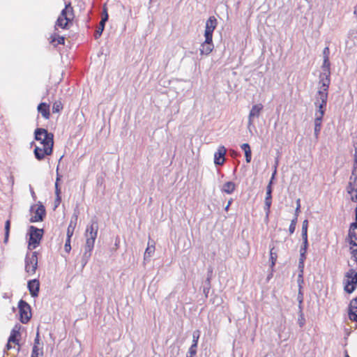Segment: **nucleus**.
<instances>
[{"instance_id":"1","label":"nucleus","mask_w":357,"mask_h":357,"mask_svg":"<svg viewBox=\"0 0 357 357\" xmlns=\"http://www.w3.org/2000/svg\"><path fill=\"white\" fill-rule=\"evenodd\" d=\"M98 231V223L96 217L91 218L89 225H87L84 234L86 237V244L89 248H94L96 238H97Z\"/></svg>"},{"instance_id":"2","label":"nucleus","mask_w":357,"mask_h":357,"mask_svg":"<svg viewBox=\"0 0 357 357\" xmlns=\"http://www.w3.org/2000/svg\"><path fill=\"white\" fill-rule=\"evenodd\" d=\"M34 139L40 142L43 146L54 147V135L45 128H36L34 131Z\"/></svg>"},{"instance_id":"3","label":"nucleus","mask_w":357,"mask_h":357,"mask_svg":"<svg viewBox=\"0 0 357 357\" xmlns=\"http://www.w3.org/2000/svg\"><path fill=\"white\" fill-rule=\"evenodd\" d=\"M44 234L43 229H38L33 225L29 227V250L35 249L40 243Z\"/></svg>"},{"instance_id":"4","label":"nucleus","mask_w":357,"mask_h":357,"mask_svg":"<svg viewBox=\"0 0 357 357\" xmlns=\"http://www.w3.org/2000/svg\"><path fill=\"white\" fill-rule=\"evenodd\" d=\"M25 271L29 275H33L36 273L38 268V253L33 252L27 253L24 259Z\"/></svg>"},{"instance_id":"5","label":"nucleus","mask_w":357,"mask_h":357,"mask_svg":"<svg viewBox=\"0 0 357 357\" xmlns=\"http://www.w3.org/2000/svg\"><path fill=\"white\" fill-rule=\"evenodd\" d=\"M344 276L347 280L344 282V290L348 294H351L357 287V272L351 268L345 273Z\"/></svg>"},{"instance_id":"6","label":"nucleus","mask_w":357,"mask_h":357,"mask_svg":"<svg viewBox=\"0 0 357 357\" xmlns=\"http://www.w3.org/2000/svg\"><path fill=\"white\" fill-rule=\"evenodd\" d=\"M20 321L22 324H26L31 318V306L25 301L21 299L18 303Z\"/></svg>"},{"instance_id":"7","label":"nucleus","mask_w":357,"mask_h":357,"mask_svg":"<svg viewBox=\"0 0 357 357\" xmlns=\"http://www.w3.org/2000/svg\"><path fill=\"white\" fill-rule=\"evenodd\" d=\"M331 73H321L319 76V90L317 93H324L328 95V89L331 84Z\"/></svg>"},{"instance_id":"8","label":"nucleus","mask_w":357,"mask_h":357,"mask_svg":"<svg viewBox=\"0 0 357 357\" xmlns=\"http://www.w3.org/2000/svg\"><path fill=\"white\" fill-rule=\"evenodd\" d=\"M53 152V148L50 146H43V148H40L39 146H35L33 153L35 155V158L38 160H42L45 158L46 155H50L52 154Z\"/></svg>"},{"instance_id":"9","label":"nucleus","mask_w":357,"mask_h":357,"mask_svg":"<svg viewBox=\"0 0 357 357\" xmlns=\"http://www.w3.org/2000/svg\"><path fill=\"white\" fill-rule=\"evenodd\" d=\"M264 106L262 104L259 103L252 105L249 115H248V126L250 127L253 125V119L258 118L260 116L261 111L263 110Z\"/></svg>"},{"instance_id":"10","label":"nucleus","mask_w":357,"mask_h":357,"mask_svg":"<svg viewBox=\"0 0 357 357\" xmlns=\"http://www.w3.org/2000/svg\"><path fill=\"white\" fill-rule=\"evenodd\" d=\"M218 24L217 19L214 16H211L206 22V29L204 37L212 38L213 33Z\"/></svg>"},{"instance_id":"11","label":"nucleus","mask_w":357,"mask_h":357,"mask_svg":"<svg viewBox=\"0 0 357 357\" xmlns=\"http://www.w3.org/2000/svg\"><path fill=\"white\" fill-rule=\"evenodd\" d=\"M46 215V211L45 206L42 204L41 202H39L38 205V208L35 211L34 215H33L29 221L31 222H37L43 221Z\"/></svg>"},{"instance_id":"12","label":"nucleus","mask_w":357,"mask_h":357,"mask_svg":"<svg viewBox=\"0 0 357 357\" xmlns=\"http://www.w3.org/2000/svg\"><path fill=\"white\" fill-rule=\"evenodd\" d=\"M328 100V95L320 93H317L315 96L314 105L317 110H326Z\"/></svg>"},{"instance_id":"13","label":"nucleus","mask_w":357,"mask_h":357,"mask_svg":"<svg viewBox=\"0 0 357 357\" xmlns=\"http://www.w3.org/2000/svg\"><path fill=\"white\" fill-rule=\"evenodd\" d=\"M214 45L213 38L205 37V40L201 44L200 54L202 55H208L213 50Z\"/></svg>"},{"instance_id":"14","label":"nucleus","mask_w":357,"mask_h":357,"mask_svg":"<svg viewBox=\"0 0 357 357\" xmlns=\"http://www.w3.org/2000/svg\"><path fill=\"white\" fill-rule=\"evenodd\" d=\"M227 153V149L224 146H220L217 151L214 154V163L216 165H222L225 161V155Z\"/></svg>"},{"instance_id":"15","label":"nucleus","mask_w":357,"mask_h":357,"mask_svg":"<svg viewBox=\"0 0 357 357\" xmlns=\"http://www.w3.org/2000/svg\"><path fill=\"white\" fill-rule=\"evenodd\" d=\"M28 289L32 297H37L40 290V282L37 279L31 280L27 284Z\"/></svg>"},{"instance_id":"16","label":"nucleus","mask_w":357,"mask_h":357,"mask_svg":"<svg viewBox=\"0 0 357 357\" xmlns=\"http://www.w3.org/2000/svg\"><path fill=\"white\" fill-rule=\"evenodd\" d=\"M348 314L350 320L357 323V297L351 301Z\"/></svg>"},{"instance_id":"17","label":"nucleus","mask_w":357,"mask_h":357,"mask_svg":"<svg viewBox=\"0 0 357 357\" xmlns=\"http://www.w3.org/2000/svg\"><path fill=\"white\" fill-rule=\"evenodd\" d=\"M39 113L41 114L43 117L45 119H49L50 116V105L45 102H40L37 107Z\"/></svg>"},{"instance_id":"18","label":"nucleus","mask_w":357,"mask_h":357,"mask_svg":"<svg viewBox=\"0 0 357 357\" xmlns=\"http://www.w3.org/2000/svg\"><path fill=\"white\" fill-rule=\"evenodd\" d=\"M93 250V248H89L87 245H85L84 247V252L82 257V268H83L86 264L88 263L91 256L92 250Z\"/></svg>"},{"instance_id":"19","label":"nucleus","mask_w":357,"mask_h":357,"mask_svg":"<svg viewBox=\"0 0 357 357\" xmlns=\"http://www.w3.org/2000/svg\"><path fill=\"white\" fill-rule=\"evenodd\" d=\"M20 326L19 325H15L12 329L10 335L8 338L9 342H13L19 345V340L17 339V337L20 335Z\"/></svg>"},{"instance_id":"20","label":"nucleus","mask_w":357,"mask_h":357,"mask_svg":"<svg viewBox=\"0 0 357 357\" xmlns=\"http://www.w3.org/2000/svg\"><path fill=\"white\" fill-rule=\"evenodd\" d=\"M272 204V193L267 192L266 193V197L264 200V211L266 212V218L268 217L270 213V209Z\"/></svg>"},{"instance_id":"21","label":"nucleus","mask_w":357,"mask_h":357,"mask_svg":"<svg viewBox=\"0 0 357 357\" xmlns=\"http://www.w3.org/2000/svg\"><path fill=\"white\" fill-rule=\"evenodd\" d=\"M236 189V184L233 181H227L222 187L221 190L227 194H232Z\"/></svg>"},{"instance_id":"22","label":"nucleus","mask_w":357,"mask_h":357,"mask_svg":"<svg viewBox=\"0 0 357 357\" xmlns=\"http://www.w3.org/2000/svg\"><path fill=\"white\" fill-rule=\"evenodd\" d=\"M212 271L208 272L207 278L205 280V284L203 288V293L206 298H208L211 289V280Z\"/></svg>"},{"instance_id":"23","label":"nucleus","mask_w":357,"mask_h":357,"mask_svg":"<svg viewBox=\"0 0 357 357\" xmlns=\"http://www.w3.org/2000/svg\"><path fill=\"white\" fill-rule=\"evenodd\" d=\"M69 11H70L72 13L73 12V7H71L70 3H69L68 5H66L65 8H63L61 10V13L60 15L59 16V17L63 18L64 20H66V21H67V22H70L71 20L67 15V13Z\"/></svg>"},{"instance_id":"24","label":"nucleus","mask_w":357,"mask_h":357,"mask_svg":"<svg viewBox=\"0 0 357 357\" xmlns=\"http://www.w3.org/2000/svg\"><path fill=\"white\" fill-rule=\"evenodd\" d=\"M349 243L351 245L350 250L352 257L357 263V243L354 240H350L349 241Z\"/></svg>"},{"instance_id":"25","label":"nucleus","mask_w":357,"mask_h":357,"mask_svg":"<svg viewBox=\"0 0 357 357\" xmlns=\"http://www.w3.org/2000/svg\"><path fill=\"white\" fill-rule=\"evenodd\" d=\"M278 165V160L277 159L276 161H275V169H274V172L272 174V176H271V179L270 180L267 187H266V192H273V188H272V184H273V178H275V176L276 174V172H277V166Z\"/></svg>"},{"instance_id":"26","label":"nucleus","mask_w":357,"mask_h":357,"mask_svg":"<svg viewBox=\"0 0 357 357\" xmlns=\"http://www.w3.org/2000/svg\"><path fill=\"white\" fill-rule=\"evenodd\" d=\"M10 229V220H7L5 222V227H4V230H5L4 239H3L4 243H7L8 241Z\"/></svg>"},{"instance_id":"27","label":"nucleus","mask_w":357,"mask_h":357,"mask_svg":"<svg viewBox=\"0 0 357 357\" xmlns=\"http://www.w3.org/2000/svg\"><path fill=\"white\" fill-rule=\"evenodd\" d=\"M322 121L320 120H314V135L316 139H318L321 129Z\"/></svg>"},{"instance_id":"28","label":"nucleus","mask_w":357,"mask_h":357,"mask_svg":"<svg viewBox=\"0 0 357 357\" xmlns=\"http://www.w3.org/2000/svg\"><path fill=\"white\" fill-rule=\"evenodd\" d=\"M356 229H357V227H352V225L351 224L348 236L350 240H354L355 241H357V233L356 232Z\"/></svg>"},{"instance_id":"29","label":"nucleus","mask_w":357,"mask_h":357,"mask_svg":"<svg viewBox=\"0 0 357 357\" xmlns=\"http://www.w3.org/2000/svg\"><path fill=\"white\" fill-rule=\"evenodd\" d=\"M105 22H100L99 26L96 30L95 33H94V37L96 39H98V38L100 37V36L102 35V31L105 29Z\"/></svg>"},{"instance_id":"30","label":"nucleus","mask_w":357,"mask_h":357,"mask_svg":"<svg viewBox=\"0 0 357 357\" xmlns=\"http://www.w3.org/2000/svg\"><path fill=\"white\" fill-rule=\"evenodd\" d=\"M63 109V104L60 100L55 101L52 105V112L58 113Z\"/></svg>"},{"instance_id":"31","label":"nucleus","mask_w":357,"mask_h":357,"mask_svg":"<svg viewBox=\"0 0 357 357\" xmlns=\"http://www.w3.org/2000/svg\"><path fill=\"white\" fill-rule=\"evenodd\" d=\"M307 227H308V220H305L303 222V225H302V233H301L302 239L307 238Z\"/></svg>"},{"instance_id":"32","label":"nucleus","mask_w":357,"mask_h":357,"mask_svg":"<svg viewBox=\"0 0 357 357\" xmlns=\"http://www.w3.org/2000/svg\"><path fill=\"white\" fill-rule=\"evenodd\" d=\"M321 70V73H331V63L329 59H324Z\"/></svg>"},{"instance_id":"33","label":"nucleus","mask_w":357,"mask_h":357,"mask_svg":"<svg viewBox=\"0 0 357 357\" xmlns=\"http://www.w3.org/2000/svg\"><path fill=\"white\" fill-rule=\"evenodd\" d=\"M297 220H298L297 214H295L294 218L291 221V223H290V225L289 227V231L290 234H294V232L295 231Z\"/></svg>"},{"instance_id":"34","label":"nucleus","mask_w":357,"mask_h":357,"mask_svg":"<svg viewBox=\"0 0 357 357\" xmlns=\"http://www.w3.org/2000/svg\"><path fill=\"white\" fill-rule=\"evenodd\" d=\"M273 250L274 248H272L270 250V261L271 262V266L272 268L275 266L278 257L277 253L273 252Z\"/></svg>"},{"instance_id":"35","label":"nucleus","mask_w":357,"mask_h":357,"mask_svg":"<svg viewBox=\"0 0 357 357\" xmlns=\"http://www.w3.org/2000/svg\"><path fill=\"white\" fill-rule=\"evenodd\" d=\"M201 331L199 330H195L192 333V344L194 345H197L198 344V341L200 337Z\"/></svg>"},{"instance_id":"36","label":"nucleus","mask_w":357,"mask_h":357,"mask_svg":"<svg viewBox=\"0 0 357 357\" xmlns=\"http://www.w3.org/2000/svg\"><path fill=\"white\" fill-rule=\"evenodd\" d=\"M68 23L63 18L58 17L56 26H60L62 29H67Z\"/></svg>"},{"instance_id":"37","label":"nucleus","mask_w":357,"mask_h":357,"mask_svg":"<svg viewBox=\"0 0 357 357\" xmlns=\"http://www.w3.org/2000/svg\"><path fill=\"white\" fill-rule=\"evenodd\" d=\"M197 345L192 344L188 349L186 357H194L197 354Z\"/></svg>"},{"instance_id":"38","label":"nucleus","mask_w":357,"mask_h":357,"mask_svg":"<svg viewBox=\"0 0 357 357\" xmlns=\"http://www.w3.org/2000/svg\"><path fill=\"white\" fill-rule=\"evenodd\" d=\"M109 15L107 13V8L106 6H104L102 8V15H101V20L100 22L106 23L108 20Z\"/></svg>"},{"instance_id":"39","label":"nucleus","mask_w":357,"mask_h":357,"mask_svg":"<svg viewBox=\"0 0 357 357\" xmlns=\"http://www.w3.org/2000/svg\"><path fill=\"white\" fill-rule=\"evenodd\" d=\"M326 110H317L316 109L314 114V120H320V121H323L324 116L325 114Z\"/></svg>"},{"instance_id":"40","label":"nucleus","mask_w":357,"mask_h":357,"mask_svg":"<svg viewBox=\"0 0 357 357\" xmlns=\"http://www.w3.org/2000/svg\"><path fill=\"white\" fill-rule=\"evenodd\" d=\"M60 181V175L57 172L56 174V179L55 182V194L56 195H61V189L59 185V181Z\"/></svg>"},{"instance_id":"41","label":"nucleus","mask_w":357,"mask_h":357,"mask_svg":"<svg viewBox=\"0 0 357 357\" xmlns=\"http://www.w3.org/2000/svg\"><path fill=\"white\" fill-rule=\"evenodd\" d=\"M357 169H355V166L354 165L353 167V169H352V172H351V175L349 178V180L350 181H351L352 183H356V181H357Z\"/></svg>"},{"instance_id":"42","label":"nucleus","mask_w":357,"mask_h":357,"mask_svg":"<svg viewBox=\"0 0 357 357\" xmlns=\"http://www.w3.org/2000/svg\"><path fill=\"white\" fill-rule=\"evenodd\" d=\"M308 248V241L307 238L303 239V243L300 248V252H307Z\"/></svg>"},{"instance_id":"43","label":"nucleus","mask_w":357,"mask_h":357,"mask_svg":"<svg viewBox=\"0 0 357 357\" xmlns=\"http://www.w3.org/2000/svg\"><path fill=\"white\" fill-rule=\"evenodd\" d=\"M56 41L57 44L63 45L65 42V38L63 36H57V38H52V43Z\"/></svg>"},{"instance_id":"44","label":"nucleus","mask_w":357,"mask_h":357,"mask_svg":"<svg viewBox=\"0 0 357 357\" xmlns=\"http://www.w3.org/2000/svg\"><path fill=\"white\" fill-rule=\"evenodd\" d=\"M298 323L300 327H303L305 324V319L304 317V314H298Z\"/></svg>"},{"instance_id":"45","label":"nucleus","mask_w":357,"mask_h":357,"mask_svg":"<svg viewBox=\"0 0 357 357\" xmlns=\"http://www.w3.org/2000/svg\"><path fill=\"white\" fill-rule=\"evenodd\" d=\"M302 285H300V288H298V293L297 296V300L299 304H302L303 302V294L302 292Z\"/></svg>"},{"instance_id":"46","label":"nucleus","mask_w":357,"mask_h":357,"mask_svg":"<svg viewBox=\"0 0 357 357\" xmlns=\"http://www.w3.org/2000/svg\"><path fill=\"white\" fill-rule=\"evenodd\" d=\"M155 251V246H151V247H149L148 246V248L146 249V251H145V253H144V257L146 258V257H150Z\"/></svg>"},{"instance_id":"47","label":"nucleus","mask_w":357,"mask_h":357,"mask_svg":"<svg viewBox=\"0 0 357 357\" xmlns=\"http://www.w3.org/2000/svg\"><path fill=\"white\" fill-rule=\"evenodd\" d=\"M31 357H39V349L37 345H33Z\"/></svg>"},{"instance_id":"48","label":"nucleus","mask_w":357,"mask_h":357,"mask_svg":"<svg viewBox=\"0 0 357 357\" xmlns=\"http://www.w3.org/2000/svg\"><path fill=\"white\" fill-rule=\"evenodd\" d=\"M245 160L248 163L250 162L252 159V152L250 150H245Z\"/></svg>"},{"instance_id":"49","label":"nucleus","mask_w":357,"mask_h":357,"mask_svg":"<svg viewBox=\"0 0 357 357\" xmlns=\"http://www.w3.org/2000/svg\"><path fill=\"white\" fill-rule=\"evenodd\" d=\"M347 190L349 194H351L354 191H356V189L353 185V183L351 181H349Z\"/></svg>"},{"instance_id":"50","label":"nucleus","mask_w":357,"mask_h":357,"mask_svg":"<svg viewBox=\"0 0 357 357\" xmlns=\"http://www.w3.org/2000/svg\"><path fill=\"white\" fill-rule=\"evenodd\" d=\"M330 50L328 47H326L323 50L324 59H329Z\"/></svg>"},{"instance_id":"51","label":"nucleus","mask_w":357,"mask_h":357,"mask_svg":"<svg viewBox=\"0 0 357 357\" xmlns=\"http://www.w3.org/2000/svg\"><path fill=\"white\" fill-rule=\"evenodd\" d=\"M64 249L67 252H69L71 250L70 239H69V238H67V239L66 241Z\"/></svg>"},{"instance_id":"52","label":"nucleus","mask_w":357,"mask_h":357,"mask_svg":"<svg viewBox=\"0 0 357 357\" xmlns=\"http://www.w3.org/2000/svg\"><path fill=\"white\" fill-rule=\"evenodd\" d=\"M61 202V195H56V199L54 201L55 207H57Z\"/></svg>"},{"instance_id":"53","label":"nucleus","mask_w":357,"mask_h":357,"mask_svg":"<svg viewBox=\"0 0 357 357\" xmlns=\"http://www.w3.org/2000/svg\"><path fill=\"white\" fill-rule=\"evenodd\" d=\"M306 253L307 252H300V257H299V261H304L305 262V261L306 259Z\"/></svg>"},{"instance_id":"54","label":"nucleus","mask_w":357,"mask_h":357,"mask_svg":"<svg viewBox=\"0 0 357 357\" xmlns=\"http://www.w3.org/2000/svg\"><path fill=\"white\" fill-rule=\"evenodd\" d=\"M304 266L305 262L304 261H298V270L299 272H304Z\"/></svg>"},{"instance_id":"55","label":"nucleus","mask_w":357,"mask_h":357,"mask_svg":"<svg viewBox=\"0 0 357 357\" xmlns=\"http://www.w3.org/2000/svg\"><path fill=\"white\" fill-rule=\"evenodd\" d=\"M241 149L245 152V150H250V146L248 143L243 144L241 146Z\"/></svg>"},{"instance_id":"56","label":"nucleus","mask_w":357,"mask_h":357,"mask_svg":"<svg viewBox=\"0 0 357 357\" xmlns=\"http://www.w3.org/2000/svg\"><path fill=\"white\" fill-rule=\"evenodd\" d=\"M39 341H40V336H39V332L38 331L37 333H36V338L34 340V344L33 345H38L39 344Z\"/></svg>"},{"instance_id":"57","label":"nucleus","mask_w":357,"mask_h":357,"mask_svg":"<svg viewBox=\"0 0 357 357\" xmlns=\"http://www.w3.org/2000/svg\"><path fill=\"white\" fill-rule=\"evenodd\" d=\"M73 234V229L71 230L70 227H68V230H67V238H69V239H70Z\"/></svg>"},{"instance_id":"58","label":"nucleus","mask_w":357,"mask_h":357,"mask_svg":"<svg viewBox=\"0 0 357 357\" xmlns=\"http://www.w3.org/2000/svg\"><path fill=\"white\" fill-rule=\"evenodd\" d=\"M354 165L355 169H357V150H355Z\"/></svg>"},{"instance_id":"59","label":"nucleus","mask_w":357,"mask_h":357,"mask_svg":"<svg viewBox=\"0 0 357 357\" xmlns=\"http://www.w3.org/2000/svg\"><path fill=\"white\" fill-rule=\"evenodd\" d=\"M29 188H30L31 195L33 199H36V195L35 194V192L33 191V189L32 188L31 185H29Z\"/></svg>"},{"instance_id":"60","label":"nucleus","mask_w":357,"mask_h":357,"mask_svg":"<svg viewBox=\"0 0 357 357\" xmlns=\"http://www.w3.org/2000/svg\"><path fill=\"white\" fill-rule=\"evenodd\" d=\"M298 280H301V282H303V272L298 273Z\"/></svg>"},{"instance_id":"61","label":"nucleus","mask_w":357,"mask_h":357,"mask_svg":"<svg viewBox=\"0 0 357 357\" xmlns=\"http://www.w3.org/2000/svg\"><path fill=\"white\" fill-rule=\"evenodd\" d=\"M232 202H233V199H230V200L228 202V204H227V206H225V211H228L229 208V206H230L231 204L232 203Z\"/></svg>"},{"instance_id":"62","label":"nucleus","mask_w":357,"mask_h":357,"mask_svg":"<svg viewBox=\"0 0 357 357\" xmlns=\"http://www.w3.org/2000/svg\"><path fill=\"white\" fill-rule=\"evenodd\" d=\"M298 309H299V312H298V314L303 313V306H302V304H299V303H298Z\"/></svg>"},{"instance_id":"63","label":"nucleus","mask_w":357,"mask_h":357,"mask_svg":"<svg viewBox=\"0 0 357 357\" xmlns=\"http://www.w3.org/2000/svg\"><path fill=\"white\" fill-rule=\"evenodd\" d=\"M356 221L354 222H352L351 225H352V227H357V213H356V218H355Z\"/></svg>"},{"instance_id":"64","label":"nucleus","mask_w":357,"mask_h":357,"mask_svg":"<svg viewBox=\"0 0 357 357\" xmlns=\"http://www.w3.org/2000/svg\"><path fill=\"white\" fill-rule=\"evenodd\" d=\"M351 199L354 202L357 201V193H356V195L355 196H352Z\"/></svg>"}]
</instances>
